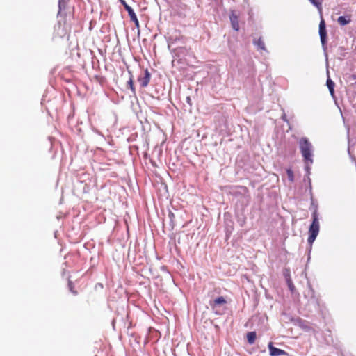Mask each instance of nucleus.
<instances>
[{
	"instance_id": "1",
	"label": "nucleus",
	"mask_w": 356,
	"mask_h": 356,
	"mask_svg": "<svg viewBox=\"0 0 356 356\" xmlns=\"http://www.w3.org/2000/svg\"><path fill=\"white\" fill-rule=\"evenodd\" d=\"M305 298L307 299V302L305 305L304 309L307 312V316L312 315L314 313H321V308L319 298L316 296L315 291L311 284H308V289L305 293Z\"/></svg>"
},
{
	"instance_id": "2",
	"label": "nucleus",
	"mask_w": 356,
	"mask_h": 356,
	"mask_svg": "<svg viewBox=\"0 0 356 356\" xmlns=\"http://www.w3.org/2000/svg\"><path fill=\"white\" fill-rule=\"evenodd\" d=\"M314 6H315L321 14V21L318 27V33L320 36V40L322 45V48L324 51L326 60H327V35L326 30V24L324 19L322 17V0H308Z\"/></svg>"
},
{
	"instance_id": "3",
	"label": "nucleus",
	"mask_w": 356,
	"mask_h": 356,
	"mask_svg": "<svg viewBox=\"0 0 356 356\" xmlns=\"http://www.w3.org/2000/svg\"><path fill=\"white\" fill-rule=\"evenodd\" d=\"M312 216V222L309 228V236L307 238V242L309 244V248L308 250V251H309L308 260L310 259V252L312 251V244L314 242V241L316 240V238L318 234L319 229H320L319 222H318V211H316V209H315L314 211H313Z\"/></svg>"
},
{
	"instance_id": "4",
	"label": "nucleus",
	"mask_w": 356,
	"mask_h": 356,
	"mask_svg": "<svg viewBox=\"0 0 356 356\" xmlns=\"http://www.w3.org/2000/svg\"><path fill=\"white\" fill-rule=\"evenodd\" d=\"M312 216V222L309 228V236L307 238V242L309 244V248L308 250V251H309L308 260L310 259V252L312 251V244L314 242V241L316 240V238L318 234L319 229H320L319 222H318V211H316V209H315L314 211H313Z\"/></svg>"
},
{
	"instance_id": "5",
	"label": "nucleus",
	"mask_w": 356,
	"mask_h": 356,
	"mask_svg": "<svg viewBox=\"0 0 356 356\" xmlns=\"http://www.w3.org/2000/svg\"><path fill=\"white\" fill-rule=\"evenodd\" d=\"M298 145L303 161L314 163L313 145L309 139L306 137L301 138L298 142Z\"/></svg>"
},
{
	"instance_id": "6",
	"label": "nucleus",
	"mask_w": 356,
	"mask_h": 356,
	"mask_svg": "<svg viewBox=\"0 0 356 356\" xmlns=\"http://www.w3.org/2000/svg\"><path fill=\"white\" fill-rule=\"evenodd\" d=\"M224 191H225L227 193H230L232 195H234L236 197H243L246 200L247 202L250 200V195L248 193V189L245 186H236L234 188H229V191H227V188L224 186Z\"/></svg>"
},
{
	"instance_id": "7",
	"label": "nucleus",
	"mask_w": 356,
	"mask_h": 356,
	"mask_svg": "<svg viewBox=\"0 0 356 356\" xmlns=\"http://www.w3.org/2000/svg\"><path fill=\"white\" fill-rule=\"evenodd\" d=\"M120 3L124 6V9L127 11L129 16L130 17L131 21H132L135 26L138 29V30L140 29V24L138 20L137 16L136 13H134V10L131 8V6H129L124 0H120Z\"/></svg>"
},
{
	"instance_id": "8",
	"label": "nucleus",
	"mask_w": 356,
	"mask_h": 356,
	"mask_svg": "<svg viewBox=\"0 0 356 356\" xmlns=\"http://www.w3.org/2000/svg\"><path fill=\"white\" fill-rule=\"evenodd\" d=\"M151 74L149 72L148 70L146 69L144 72V74L143 76H138V81L142 88H145L149 84Z\"/></svg>"
},
{
	"instance_id": "9",
	"label": "nucleus",
	"mask_w": 356,
	"mask_h": 356,
	"mask_svg": "<svg viewBox=\"0 0 356 356\" xmlns=\"http://www.w3.org/2000/svg\"><path fill=\"white\" fill-rule=\"evenodd\" d=\"M268 350L270 356H282V355H288L289 354L284 351V350L277 348L273 346V343L270 342L268 343Z\"/></svg>"
},
{
	"instance_id": "10",
	"label": "nucleus",
	"mask_w": 356,
	"mask_h": 356,
	"mask_svg": "<svg viewBox=\"0 0 356 356\" xmlns=\"http://www.w3.org/2000/svg\"><path fill=\"white\" fill-rule=\"evenodd\" d=\"M229 19L231 22V25L232 29L238 31L239 30V23H238V16L236 14L235 10H231L230 15H229Z\"/></svg>"
},
{
	"instance_id": "11",
	"label": "nucleus",
	"mask_w": 356,
	"mask_h": 356,
	"mask_svg": "<svg viewBox=\"0 0 356 356\" xmlns=\"http://www.w3.org/2000/svg\"><path fill=\"white\" fill-rule=\"evenodd\" d=\"M304 162V164H305V177H304V180L305 181L306 180V178L308 179V183H309V191H312V182H311V179L309 177L310 176V174H311V166L313 164V163H309V161H303Z\"/></svg>"
},
{
	"instance_id": "12",
	"label": "nucleus",
	"mask_w": 356,
	"mask_h": 356,
	"mask_svg": "<svg viewBox=\"0 0 356 356\" xmlns=\"http://www.w3.org/2000/svg\"><path fill=\"white\" fill-rule=\"evenodd\" d=\"M327 79L326 81V86H327V88L329 90V92L332 97L334 96V86L335 83L331 79L329 75V71L327 70Z\"/></svg>"
},
{
	"instance_id": "13",
	"label": "nucleus",
	"mask_w": 356,
	"mask_h": 356,
	"mask_svg": "<svg viewBox=\"0 0 356 356\" xmlns=\"http://www.w3.org/2000/svg\"><path fill=\"white\" fill-rule=\"evenodd\" d=\"M351 22V15H341L337 19V22L341 26H343L348 24Z\"/></svg>"
},
{
	"instance_id": "14",
	"label": "nucleus",
	"mask_w": 356,
	"mask_h": 356,
	"mask_svg": "<svg viewBox=\"0 0 356 356\" xmlns=\"http://www.w3.org/2000/svg\"><path fill=\"white\" fill-rule=\"evenodd\" d=\"M247 341L250 345H252L254 343L256 338H257V333L255 331H251L248 332L246 335Z\"/></svg>"
},
{
	"instance_id": "15",
	"label": "nucleus",
	"mask_w": 356,
	"mask_h": 356,
	"mask_svg": "<svg viewBox=\"0 0 356 356\" xmlns=\"http://www.w3.org/2000/svg\"><path fill=\"white\" fill-rule=\"evenodd\" d=\"M222 303V296L218 297L216 298L213 303H211V306L213 310L216 311V313H218V307H220V305Z\"/></svg>"
},
{
	"instance_id": "16",
	"label": "nucleus",
	"mask_w": 356,
	"mask_h": 356,
	"mask_svg": "<svg viewBox=\"0 0 356 356\" xmlns=\"http://www.w3.org/2000/svg\"><path fill=\"white\" fill-rule=\"evenodd\" d=\"M253 43L255 46H257L258 49L266 51L265 44L261 38H259L257 40H254Z\"/></svg>"
},
{
	"instance_id": "17",
	"label": "nucleus",
	"mask_w": 356,
	"mask_h": 356,
	"mask_svg": "<svg viewBox=\"0 0 356 356\" xmlns=\"http://www.w3.org/2000/svg\"><path fill=\"white\" fill-rule=\"evenodd\" d=\"M286 172L287 174L289 181L290 182H293L294 181V174H293L292 169L291 168H289L286 170Z\"/></svg>"
},
{
	"instance_id": "18",
	"label": "nucleus",
	"mask_w": 356,
	"mask_h": 356,
	"mask_svg": "<svg viewBox=\"0 0 356 356\" xmlns=\"http://www.w3.org/2000/svg\"><path fill=\"white\" fill-rule=\"evenodd\" d=\"M127 85L129 86V87L131 89V90L132 91V92L135 93L136 92V90H135V87L134 86L133 76H132V74L131 73H130L129 79L127 81Z\"/></svg>"
},
{
	"instance_id": "19",
	"label": "nucleus",
	"mask_w": 356,
	"mask_h": 356,
	"mask_svg": "<svg viewBox=\"0 0 356 356\" xmlns=\"http://www.w3.org/2000/svg\"><path fill=\"white\" fill-rule=\"evenodd\" d=\"M286 284H287L288 288L290 290V291L292 293H293L295 290H296V287H295V286H294V284L293 283V281H292L291 278H288L287 279Z\"/></svg>"
},
{
	"instance_id": "20",
	"label": "nucleus",
	"mask_w": 356,
	"mask_h": 356,
	"mask_svg": "<svg viewBox=\"0 0 356 356\" xmlns=\"http://www.w3.org/2000/svg\"><path fill=\"white\" fill-rule=\"evenodd\" d=\"M68 287H69V289L70 291L74 295H76L77 294V291L76 290H74V285L72 282V281L71 280H69L68 281Z\"/></svg>"
},
{
	"instance_id": "21",
	"label": "nucleus",
	"mask_w": 356,
	"mask_h": 356,
	"mask_svg": "<svg viewBox=\"0 0 356 356\" xmlns=\"http://www.w3.org/2000/svg\"><path fill=\"white\" fill-rule=\"evenodd\" d=\"M310 194H311V200H312L311 207L314 208V211L316 209H316H318V205L314 202V200L312 196V191H310Z\"/></svg>"
},
{
	"instance_id": "22",
	"label": "nucleus",
	"mask_w": 356,
	"mask_h": 356,
	"mask_svg": "<svg viewBox=\"0 0 356 356\" xmlns=\"http://www.w3.org/2000/svg\"><path fill=\"white\" fill-rule=\"evenodd\" d=\"M284 276L286 282L288 278H291L290 271L289 270L286 269L284 272Z\"/></svg>"
},
{
	"instance_id": "23",
	"label": "nucleus",
	"mask_w": 356,
	"mask_h": 356,
	"mask_svg": "<svg viewBox=\"0 0 356 356\" xmlns=\"http://www.w3.org/2000/svg\"><path fill=\"white\" fill-rule=\"evenodd\" d=\"M227 310H228L227 309V307H224V311H223L224 314H229L231 313V311L229 310L228 312H227Z\"/></svg>"
},
{
	"instance_id": "24",
	"label": "nucleus",
	"mask_w": 356,
	"mask_h": 356,
	"mask_svg": "<svg viewBox=\"0 0 356 356\" xmlns=\"http://www.w3.org/2000/svg\"><path fill=\"white\" fill-rule=\"evenodd\" d=\"M282 119L285 121V122H288L287 119H286V114H284L282 117Z\"/></svg>"
},
{
	"instance_id": "25",
	"label": "nucleus",
	"mask_w": 356,
	"mask_h": 356,
	"mask_svg": "<svg viewBox=\"0 0 356 356\" xmlns=\"http://www.w3.org/2000/svg\"><path fill=\"white\" fill-rule=\"evenodd\" d=\"M63 2H64V1H63V0H60V1H59V7H60V8L61 7V5H62V3H63Z\"/></svg>"
},
{
	"instance_id": "26",
	"label": "nucleus",
	"mask_w": 356,
	"mask_h": 356,
	"mask_svg": "<svg viewBox=\"0 0 356 356\" xmlns=\"http://www.w3.org/2000/svg\"><path fill=\"white\" fill-rule=\"evenodd\" d=\"M224 305L227 303V298L224 296V300H223Z\"/></svg>"
},
{
	"instance_id": "27",
	"label": "nucleus",
	"mask_w": 356,
	"mask_h": 356,
	"mask_svg": "<svg viewBox=\"0 0 356 356\" xmlns=\"http://www.w3.org/2000/svg\"><path fill=\"white\" fill-rule=\"evenodd\" d=\"M352 76H353V79H356V75H353Z\"/></svg>"
},
{
	"instance_id": "28",
	"label": "nucleus",
	"mask_w": 356,
	"mask_h": 356,
	"mask_svg": "<svg viewBox=\"0 0 356 356\" xmlns=\"http://www.w3.org/2000/svg\"><path fill=\"white\" fill-rule=\"evenodd\" d=\"M227 214V213H224V217H226Z\"/></svg>"
}]
</instances>
